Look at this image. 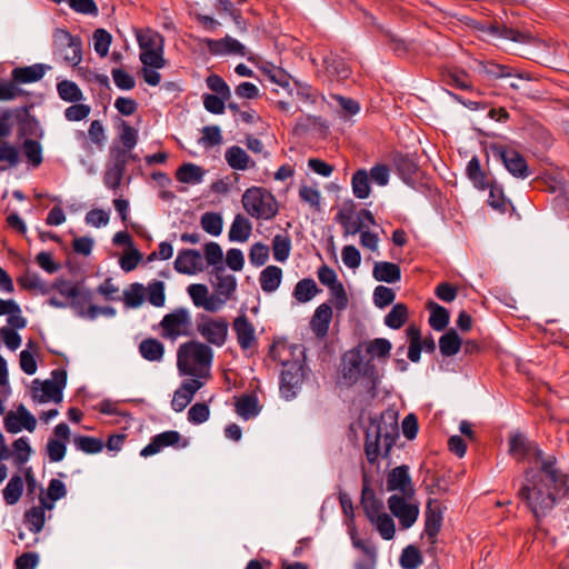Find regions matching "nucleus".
Segmentation results:
<instances>
[{
  "label": "nucleus",
  "mask_w": 569,
  "mask_h": 569,
  "mask_svg": "<svg viewBox=\"0 0 569 569\" xmlns=\"http://www.w3.org/2000/svg\"><path fill=\"white\" fill-rule=\"evenodd\" d=\"M423 562L421 551L415 545H409L402 549L399 563L402 569H418Z\"/></svg>",
  "instance_id": "48"
},
{
  "label": "nucleus",
  "mask_w": 569,
  "mask_h": 569,
  "mask_svg": "<svg viewBox=\"0 0 569 569\" xmlns=\"http://www.w3.org/2000/svg\"><path fill=\"white\" fill-rule=\"evenodd\" d=\"M300 199L308 203L313 211L319 212L321 210V194L316 188L302 184L299 189Z\"/></svg>",
  "instance_id": "58"
},
{
  "label": "nucleus",
  "mask_w": 569,
  "mask_h": 569,
  "mask_svg": "<svg viewBox=\"0 0 569 569\" xmlns=\"http://www.w3.org/2000/svg\"><path fill=\"white\" fill-rule=\"evenodd\" d=\"M207 47L211 53L214 54H236L240 57H248L250 59V52L247 50V48L240 43L238 40L226 37L221 40H211L208 39Z\"/></svg>",
  "instance_id": "25"
},
{
  "label": "nucleus",
  "mask_w": 569,
  "mask_h": 569,
  "mask_svg": "<svg viewBox=\"0 0 569 569\" xmlns=\"http://www.w3.org/2000/svg\"><path fill=\"white\" fill-rule=\"evenodd\" d=\"M387 490L399 491L400 496H406L412 499L416 495V489L409 473V466L401 465L389 471L387 476Z\"/></svg>",
  "instance_id": "14"
},
{
  "label": "nucleus",
  "mask_w": 569,
  "mask_h": 569,
  "mask_svg": "<svg viewBox=\"0 0 569 569\" xmlns=\"http://www.w3.org/2000/svg\"><path fill=\"white\" fill-rule=\"evenodd\" d=\"M127 163V153L124 150L118 151L114 162L108 167L104 173L106 186L116 189L120 186L124 167Z\"/></svg>",
  "instance_id": "31"
},
{
  "label": "nucleus",
  "mask_w": 569,
  "mask_h": 569,
  "mask_svg": "<svg viewBox=\"0 0 569 569\" xmlns=\"http://www.w3.org/2000/svg\"><path fill=\"white\" fill-rule=\"evenodd\" d=\"M408 317V307L399 302L393 305L389 313L385 317V325L391 329L398 330L407 322Z\"/></svg>",
  "instance_id": "45"
},
{
  "label": "nucleus",
  "mask_w": 569,
  "mask_h": 569,
  "mask_svg": "<svg viewBox=\"0 0 569 569\" xmlns=\"http://www.w3.org/2000/svg\"><path fill=\"white\" fill-rule=\"evenodd\" d=\"M486 34L492 38L507 39L519 43H531L532 41V36L529 32L507 27L497 20H488Z\"/></svg>",
  "instance_id": "21"
},
{
  "label": "nucleus",
  "mask_w": 569,
  "mask_h": 569,
  "mask_svg": "<svg viewBox=\"0 0 569 569\" xmlns=\"http://www.w3.org/2000/svg\"><path fill=\"white\" fill-rule=\"evenodd\" d=\"M398 417V411L391 408L369 417V426L365 428L363 450L370 465L377 463L379 457L390 458L391 450L400 438Z\"/></svg>",
  "instance_id": "2"
},
{
  "label": "nucleus",
  "mask_w": 569,
  "mask_h": 569,
  "mask_svg": "<svg viewBox=\"0 0 569 569\" xmlns=\"http://www.w3.org/2000/svg\"><path fill=\"white\" fill-rule=\"evenodd\" d=\"M372 523H376L377 530L385 540L393 539L396 533V526L391 516L382 512L378 517L373 518Z\"/></svg>",
  "instance_id": "56"
},
{
  "label": "nucleus",
  "mask_w": 569,
  "mask_h": 569,
  "mask_svg": "<svg viewBox=\"0 0 569 569\" xmlns=\"http://www.w3.org/2000/svg\"><path fill=\"white\" fill-rule=\"evenodd\" d=\"M396 299V292L388 287L378 286L373 291V302L375 305L382 309L390 306Z\"/></svg>",
  "instance_id": "62"
},
{
  "label": "nucleus",
  "mask_w": 569,
  "mask_h": 569,
  "mask_svg": "<svg viewBox=\"0 0 569 569\" xmlns=\"http://www.w3.org/2000/svg\"><path fill=\"white\" fill-rule=\"evenodd\" d=\"M187 291L193 305L198 308H203L206 311L217 312L226 305V299H221L219 296L210 295L206 284H190Z\"/></svg>",
  "instance_id": "15"
},
{
  "label": "nucleus",
  "mask_w": 569,
  "mask_h": 569,
  "mask_svg": "<svg viewBox=\"0 0 569 569\" xmlns=\"http://www.w3.org/2000/svg\"><path fill=\"white\" fill-rule=\"evenodd\" d=\"M525 482L517 492L535 519L540 521L555 507L569 512V473L565 472L553 455L536 452V465L523 471Z\"/></svg>",
  "instance_id": "1"
},
{
  "label": "nucleus",
  "mask_w": 569,
  "mask_h": 569,
  "mask_svg": "<svg viewBox=\"0 0 569 569\" xmlns=\"http://www.w3.org/2000/svg\"><path fill=\"white\" fill-rule=\"evenodd\" d=\"M0 316H8L7 323L17 329L27 327V319L22 316L20 306L12 299L0 298Z\"/></svg>",
  "instance_id": "30"
},
{
  "label": "nucleus",
  "mask_w": 569,
  "mask_h": 569,
  "mask_svg": "<svg viewBox=\"0 0 569 569\" xmlns=\"http://www.w3.org/2000/svg\"><path fill=\"white\" fill-rule=\"evenodd\" d=\"M392 164L400 179L408 186L415 187L422 174L418 163L417 153H403L393 151L391 153Z\"/></svg>",
  "instance_id": "11"
},
{
  "label": "nucleus",
  "mask_w": 569,
  "mask_h": 569,
  "mask_svg": "<svg viewBox=\"0 0 569 569\" xmlns=\"http://www.w3.org/2000/svg\"><path fill=\"white\" fill-rule=\"evenodd\" d=\"M232 329L242 350L251 349L257 345L254 326L244 313H240L234 318Z\"/></svg>",
  "instance_id": "19"
},
{
  "label": "nucleus",
  "mask_w": 569,
  "mask_h": 569,
  "mask_svg": "<svg viewBox=\"0 0 569 569\" xmlns=\"http://www.w3.org/2000/svg\"><path fill=\"white\" fill-rule=\"evenodd\" d=\"M260 407L257 397L252 395H246L240 397L236 402L237 413L248 420L256 417L259 413Z\"/></svg>",
  "instance_id": "44"
},
{
  "label": "nucleus",
  "mask_w": 569,
  "mask_h": 569,
  "mask_svg": "<svg viewBox=\"0 0 569 569\" xmlns=\"http://www.w3.org/2000/svg\"><path fill=\"white\" fill-rule=\"evenodd\" d=\"M330 289V301L335 305L339 311L345 310L348 307L349 298L342 282L333 284Z\"/></svg>",
  "instance_id": "61"
},
{
  "label": "nucleus",
  "mask_w": 569,
  "mask_h": 569,
  "mask_svg": "<svg viewBox=\"0 0 569 569\" xmlns=\"http://www.w3.org/2000/svg\"><path fill=\"white\" fill-rule=\"evenodd\" d=\"M242 206L248 214L256 219H270L278 211L274 197L266 189L251 187L242 196Z\"/></svg>",
  "instance_id": "6"
},
{
  "label": "nucleus",
  "mask_w": 569,
  "mask_h": 569,
  "mask_svg": "<svg viewBox=\"0 0 569 569\" xmlns=\"http://www.w3.org/2000/svg\"><path fill=\"white\" fill-rule=\"evenodd\" d=\"M141 51L163 49V38L152 30H144L137 33Z\"/></svg>",
  "instance_id": "50"
},
{
  "label": "nucleus",
  "mask_w": 569,
  "mask_h": 569,
  "mask_svg": "<svg viewBox=\"0 0 569 569\" xmlns=\"http://www.w3.org/2000/svg\"><path fill=\"white\" fill-rule=\"evenodd\" d=\"M380 31L386 38V44L395 52V54L398 57H403L408 53L410 46L409 42L391 32L390 30L380 28Z\"/></svg>",
  "instance_id": "55"
},
{
  "label": "nucleus",
  "mask_w": 569,
  "mask_h": 569,
  "mask_svg": "<svg viewBox=\"0 0 569 569\" xmlns=\"http://www.w3.org/2000/svg\"><path fill=\"white\" fill-rule=\"evenodd\" d=\"M427 309L430 311L429 326L436 331H443L450 321L449 310L431 300L427 303Z\"/></svg>",
  "instance_id": "35"
},
{
  "label": "nucleus",
  "mask_w": 569,
  "mask_h": 569,
  "mask_svg": "<svg viewBox=\"0 0 569 569\" xmlns=\"http://www.w3.org/2000/svg\"><path fill=\"white\" fill-rule=\"evenodd\" d=\"M361 379V387L371 399L378 396V386L381 380L378 367L371 359L363 362L362 345L342 353L338 366V383L351 388Z\"/></svg>",
  "instance_id": "3"
},
{
  "label": "nucleus",
  "mask_w": 569,
  "mask_h": 569,
  "mask_svg": "<svg viewBox=\"0 0 569 569\" xmlns=\"http://www.w3.org/2000/svg\"><path fill=\"white\" fill-rule=\"evenodd\" d=\"M66 385V373L54 370L52 378L47 380L34 379L31 383V398L36 403H47L62 401V389Z\"/></svg>",
  "instance_id": "8"
},
{
  "label": "nucleus",
  "mask_w": 569,
  "mask_h": 569,
  "mask_svg": "<svg viewBox=\"0 0 569 569\" xmlns=\"http://www.w3.org/2000/svg\"><path fill=\"white\" fill-rule=\"evenodd\" d=\"M290 359L287 358V400L297 395L295 389L303 383L309 368L306 360V348L302 345H293L289 348Z\"/></svg>",
  "instance_id": "7"
},
{
  "label": "nucleus",
  "mask_w": 569,
  "mask_h": 569,
  "mask_svg": "<svg viewBox=\"0 0 569 569\" xmlns=\"http://www.w3.org/2000/svg\"><path fill=\"white\" fill-rule=\"evenodd\" d=\"M196 328L203 340L212 346L222 347L227 341L229 323L224 318L201 315L197 319Z\"/></svg>",
  "instance_id": "10"
},
{
  "label": "nucleus",
  "mask_w": 569,
  "mask_h": 569,
  "mask_svg": "<svg viewBox=\"0 0 569 569\" xmlns=\"http://www.w3.org/2000/svg\"><path fill=\"white\" fill-rule=\"evenodd\" d=\"M177 179L182 183L198 184L202 181V169L193 163H184L177 170Z\"/></svg>",
  "instance_id": "49"
},
{
  "label": "nucleus",
  "mask_w": 569,
  "mask_h": 569,
  "mask_svg": "<svg viewBox=\"0 0 569 569\" xmlns=\"http://www.w3.org/2000/svg\"><path fill=\"white\" fill-rule=\"evenodd\" d=\"M287 91L289 94H293V91H296L299 100L303 102L313 103L317 98L316 89L306 82L292 78L289 72H287Z\"/></svg>",
  "instance_id": "34"
},
{
  "label": "nucleus",
  "mask_w": 569,
  "mask_h": 569,
  "mask_svg": "<svg viewBox=\"0 0 569 569\" xmlns=\"http://www.w3.org/2000/svg\"><path fill=\"white\" fill-rule=\"evenodd\" d=\"M200 223L202 229L211 236L217 237L222 232L223 219L220 213L206 212L202 214Z\"/></svg>",
  "instance_id": "52"
},
{
  "label": "nucleus",
  "mask_w": 569,
  "mask_h": 569,
  "mask_svg": "<svg viewBox=\"0 0 569 569\" xmlns=\"http://www.w3.org/2000/svg\"><path fill=\"white\" fill-rule=\"evenodd\" d=\"M213 351L208 345L191 340L180 345L177 351V367L181 375L194 377L193 379L208 378Z\"/></svg>",
  "instance_id": "4"
},
{
  "label": "nucleus",
  "mask_w": 569,
  "mask_h": 569,
  "mask_svg": "<svg viewBox=\"0 0 569 569\" xmlns=\"http://www.w3.org/2000/svg\"><path fill=\"white\" fill-rule=\"evenodd\" d=\"M392 345L386 338H376L367 345V352L371 356V360L377 357L379 359H388L390 357Z\"/></svg>",
  "instance_id": "54"
},
{
  "label": "nucleus",
  "mask_w": 569,
  "mask_h": 569,
  "mask_svg": "<svg viewBox=\"0 0 569 569\" xmlns=\"http://www.w3.org/2000/svg\"><path fill=\"white\" fill-rule=\"evenodd\" d=\"M363 486L361 491V507L368 520L373 522V518L378 517L383 509L382 500L378 499L375 490L370 487L367 475H363Z\"/></svg>",
  "instance_id": "23"
},
{
  "label": "nucleus",
  "mask_w": 569,
  "mask_h": 569,
  "mask_svg": "<svg viewBox=\"0 0 569 569\" xmlns=\"http://www.w3.org/2000/svg\"><path fill=\"white\" fill-rule=\"evenodd\" d=\"M323 66L327 74L331 79L341 82L348 79L351 74V69L340 56L330 53L323 58Z\"/></svg>",
  "instance_id": "29"
},
{
  "label": "nucleus",
  "mask_w": 569,
  "mask_h": 569,
  "mask_svg": "<svg viewBox=\"0 0 569 569\" xmlns=\"http://www.w3.org/2000/svg\"><path fill=\"white\" fill-rule=\"evenodd\" d=\"M372 276L379 282L395 283L401 279V269L397 263L378 261L373 266Z\"/></svg>",
  "instance_id": "32"
},
{
  "label": "nucleus",
  "mask_w": 569,
  "mask_h": 569,
  "mask_svg": "<svg viewBox=\"0 0 569 569\" xmlns=\"http://www.w3.org/2000/svg\"><path fill=\"white\" fill-rule=\"evenodd\" d=\"M181 436L178 431L169 430L161 432L152 438L140 452L142 457H150L159 453L167 447L174 446L180 440Z\"/></svg>",
  "instance_id": "27"
},
{
  "label": "nucleus",
  "mask_w": 569,
  "mask_h": 569,
  "mask_svg": "<svg viewBox=\"0 0 569 569\" xmlns=\"http://www.w3.org/2000/svg\"><path fill=\"white\" fill-rule=\"evenodd\" d=\"M54 46L62 52L63 59L77 66L82 60L81 41L79 38L72 37L68 31L58 29L53 34Z\"/></svg>",
  "instance_id": "13"
},
{
  "label": "nucleus",
  "mask_w": 569,
  "mask_h": 569,
  "mask_svg": "<svg viewBox=\"0 0 569 569\" xmlns=\"http://www.w3.org/2000/svg\"><path fill=\"white\" fill-rule=\"evenodd\" d=\"M282 271L274 266L267 267L260 274V286L264 292H272L281 283Z\"/></svg>",
  "instance_id": "46"
},
{
  "label": "nucleus",
  "mask_w": 569,
  "mask_h": 569,
  "mask_svg": "<svg viewBox=\"0 0 569 569\" xmlns=\"http://www.w3.org/2000/svg\"><path fill=\"white\" fill-rule=\"evenodd\" d=\"M141 356L148 361H161L164 355V346L157 339H144L139 345Z\"/></svg>",
  "instance_id": "42"
},
{
  "label": "nucleus",
  "mask_w": 569,
  "mask_h": 569,
  "mask_svg": "<svg viewBox=\"0 0 569 569\" xmlns=\"http://www.w3.org/2000/svg\"><path fill=\"white\" fill-rule=\"evenodd\" d=\"M23 488L24 485L22 477L19 475L12 476L2 490L6 503L9 506L16 505L22 496Z\"/></svg>",
  "instance_id": "43"
},
{
  "label": "nucleus",
  "mask_w": 569,
  "mask_h": 569,
  "mask_svg": "<svg viewBox=\"0 0 569 569\" xmlns=\"http://www.w3.org/2000/svg\"><path fill=\"white\" fill-rule=\"evenodd\" d=\"M203 387V382L199 379L184 380L174 391L171 400V407L176 412L183 411L192 401L194 395Z\"/></svg>",
  "instance_id": "20"
},
{
  "label": "nucleus",
  "mask_w": 569,
  "mask_h": 569,
  "mask_svg": "<svg viewBox=\"0 0 569 569\" xmlns=\"http://www.w3.org/2000/svg\"><path fill=\"white\" fill-rule=\"evenodd\" d=\"M4 427L11 433H18L22 429L33 432L37 427V419L23 405H20L17 410L7 413Z\"/></svg>",
  "instance_id": "16"
},
{
  "label": "nucleus",
  "mask_w": 569,
  "mask_h": 569,
  "mask_svg": "<svg viewBox=\"0 0 569 569\" xmlns=\"http://www.w3.org/2000/svg\"><path fill=\"white\" fill-rule=\"evenodd\" d=\"M479 73L486 74L490 80L500 78H516L517 80H529V74L518 73L516 70L506 64H499L493 61H478Z\"/></svg>",
  "instance_id": "22"
},
{
  "label": "nucleus",
  "mask_w": 569,
  "mask_h": 569,
  "mask_svg": "<svg viewBox=\"0 0 569 569\" xmlns=\"http://www.w3.org/2000/svg\"><path fill=\"white\" fill-rule=\"evenodd\" d=\"M503 166L516 178L526 179L531 173L525 157L517 150L510 152Z\"/></svg>",
  "instance_id": "37"
},
{
  "label": "nucleus",
  "mask_w": 569,
  "mask_h": 569,
  "mask_svg": "<svg viewBox=\"0 0 569 569\" xmlns=\"http://www.w3.org/2000/svg\"><path fill=\"white\" fill-rule=\"evenodd\" d=\"M331 319L332 308L329 303L325 302L316 309L310 320V328L317 338L322 339L328 335Z\"/></svg>",
  "instance_id": "26"
},
{
  "label": "nucleus",
  "mask_w": 569,
  "mask_h": 569,
  "mask_svg": "<svg viewBox=\"0 0 569 569\" xmlns=\"http://www.w3.org/2000/svg\"><path fill=\"white\" fill-rule=\"evenodd\" d=\"M111 40V34L104 29L96 30L93 33V47L96 52L101 57H106L109 52Z\"/></svg>",
  "instance_id": "59"
},
{
  "label": "nucleus",
  "mask_w": 569,
  "mask_h": 569,
  "mask_svg": "<svg viewBox=\"0 0 569 569\" xmlns=\"http://www.w3.org/2000/svg\"><path fill=\"white\" fill-rule=\"evenodd\" d=\"M44 76L42 64H33L24 68H16L12 71V78L20 83H29L40 80Z\"/></svg>",
  "instance_id": "47"
},
{
  "label": "nucleus",
  "mask_w": 569,
  "mask_h": 569,
  "mask_svg": "<svg viewBox=\"0 0 569 569\" xmlns=\"http://www.w3.org/2000/svg\"><path fill=\"white\" fill-rule=\"evenodd\" d=\"M210 417V409L203 402H197L188 411V420L193 425L206 422Z\"/></svg>",
  "instance_id": "64"
},
{
  "label": "nucleus",
  "mask_w": 569,
  "mask_h": 569,
  "mask_svg": "<svg viewBox=\"0 0 569 569\" xmlns=\"http://www.w3.org/2000/svg\"><path fill=\"white\" fill-rule=\"evenodd\" d=\"M319 292H321V289L318 288L316 281L311 278H305L296 284L292 296L297 301L305 303Z\"/></svg>",
  "instance_id": "41"
},
{
  "label": "nucleus",
  "mask_w": 569,
  "mask_h": 569,
  "mask_svg": "<svg viewBox=\"0 0 569 569\" xmlns=\"http://www.w3.org/2000/svg\"><path fill=\"white\" fill-rule=\"evenodd\" d=\"M442 508L437 499L429 498L426 506V520H425V533L428 537L430 545L437 542V536L441 530L442 526Z\"/></svg>",
  "instance_id": "17"
},
{
  "label": "nucleus",
  "mask_w": 569,
  "mask_h": 569,
  "mask_svg": "<svg viewBox=\"0 0 569 569\" xmlns=\"http://www.w3.org/2000/svg\"><path fill=\"white\" fill-rule=\"evenodd\" d=\"M252 232V223L242 214H237L229 229V240L233 242H246Z\"/></svg>",
  "instance_id": "33"
},
{
  "label": "nucleus",
  "mask_w": 569,
  "mask_h": 569,
  "mask_svg": "<svg viewBox=\"0 0 569 569\" xmlns=\"http://www.w3.org/2000/svg\"><path fill=\"white\" fill-rule=\"evenodd\" d=\"M53 509V503L49 502L43 496H40V505L34 506L24 513V521L30 531L39 532L46 521L44 511Z\"/></svg>",
  "instance_id": "28"
},
{
  "label": "nucleus",
  "mask_w": 569,
  "mask_h": 569,
  "mask_svg": "<svg viewBox=\"0 0 569 569\" xmlns=\"http://www.w3.org/2000/svg\"><path fill=\"white\" fill-rule=\"evenodd\" d=\"M213 286L218 295L223 296L222 299H226L227 301L229 297L232 295V292L236 290L237 281L233 276L226 273L224 269L222 267H219L217 268Z\"/></svg>",
  "instance_id": "38"
},
{
  "label": "nucleus",
  "mask_w": 569,
  "mask_h": 569,
  "mask_svg": "<svg viewBox=\"0 0 569 569\" xmlns=\"http://www.w3.org/2000/svg\"><path fill=\"white\" fill-rule=\"evenodd\" d=\"M162 53L163 49L141 51L140 60L147 68L160 69L166 64Z\"/></svg>",
  "instance_id": "60"
},
{
  "label": "nucleus",
  "mask_w": 569,
  "mask_h": 569,
  "mask_svg": "<svg viewBox=\"0 0 569 569\" xmlns=\"http://www.w3.org/2000/svg\"><path fill=\"white\" fill-rule=\"evenodd\" d=\"M159 326L164 339L177 340L179 337L189 336L192 326L191 313L184 307L176 308L162 318Z\"/></svg>",
  "instance_id": "9"
},
{
  "label": "nucleus",
  "mask_w": 569,
  "mask_h": 569,
  "mask_svg": "<svg viewBox=\"0 0 569 569\" xmlns=\"http://www.w3.org/2000/svg\"><path fill=\"white\" fill-rule=\"evenodd\" d=\"M57 90L59 97L67 102H80L83 99L81 89L73 81L63 80L59 82Z\"/></svg>",
  "instance_id": "51"
},
{
  "label": "nucleus",
  "mask_w": 569,
  "mask_h": 569,
  "mask_svg": "<svg viewBox=\"0 0 569 569\" xmlns=\"http://www.w3.org/2000/svg\"><path fill=\"white\" fill-rule=\"evenodd\" d=\"M226 160L228 164L236 170H246L249 167H253L254 162L250 160L247 152L237 146L229 148L226 151Z\"/></svg>",
  "instance_id": "40"
},
{
  "label": "nucleus",
  "mask_w": 569,
  "mask_h": 569,
  "mask_svg": "<svg viewBox=\"0 0 569 569\" xmlns=\"http://www.w3.org/2000/svg\"><path fill=\"white\" fill-rule=\"evenodd\" d=\"M174 269L180 273L194 274L202 271L203 261L199 251L184 249L178 253L174 261Z\"/></svg>",
  "instance_id": "24"
},
{
  "label": "nucleus",
  "mask_w": 569,
  "mask_h": 569,
  "mask_svg": "<svg viewBox=\"0 0 569 569\" xmlns=\"http://www.w3.org/2000/svg\"><path fill=\"white\" fill-rule=\"evenodd\" d=\"M463 341L453 328L448 329L439 339L440 353L443 357L456 356L462 346Z\"/></svg>",
  "instance_id": "36"
},
{
  "label": "nucleus",
  "mask_w": 569,
  "mask_h": 569,
  "mask_svg": "<svg viewBox=\"0 0 569 569\" xmlns=\"http://www.w3.org/2000/svg\"><path fill=\"white\" fill-rule=\"evenodd\" d=\"M509 453L522 461L528 457L532 458V465H536V452L541 450L536 442L526 438L521 432H515L509 437Z\"/></svg>",
  "instance_id": "18"
},
{
  "label": "nucleus",
  "mask_w": 569,
  "mask_h": 569,
  "mask_svg": "<svg viewBox=\"0 0 569 569\" xmlns=\"http://www.w3.org/2000/svg\"><path fill=\"white\" fill-rule=\"evenodd\" d=\"M146 299V288L141 283H132L123 292V301L129 308L140 307Z\"/></svg>",
  "instance_id": "53"
},
{
  "label": "nucleus",
  "mask_w": 569,
  "mask_h": 569,
  "mask_svg": "<svg viewBox=\"0 0 569 569\" xmlns=\"http://www.w3.org/2000/svg\"><path fill=\"white\" fill-rule=\"evenodd\" d=\"M466 174L476 189L482 191L489 189L488 204L492 209L505 213L507 206H510L512 211L516 210L511 201L506 198L502 186L491 178L489 172L482 170L477 156L469 160Z\"/></svg>",
  "instance_id": "5"
},
{
  "label": "nucleus",
  "mask_w": 569,
  "mask_h": 569,
  "mask_svg": "<svg viewBox=\"0 0 569 569\" xmlns=\"http://www.w3.org/2000/svg\"><path fill=\"white\" fill-rule=\"evenodd\" d=\"M146 288V298L154 307H162L166 301L164 283L152 281Z\"/></svg>",
  "instance_id": "57"
},
{
  "label": "nucleus",
  "mask_w": 569,
  "mask_h": 569,
  "mask_svg": "<svg viewBox=\"0 0 569 569\" xmlns=\"http://www.w3.org/2000/svg\"><path fill=\"white\" fill-rule=\"evenodd\" d=\"M23 152L27 159L38 167L42 162V148L41 144L32 139H27L23 142Z\"/></svg>",
  "instance_id": "63"
},
{
  "label": "nucleus",
  "mask_w": 569,
  "mask_h": 569,
  "mask_svg": "<svg viewBox=\"0 0 569 569\" xmlns=\"http://www.w3.org/2000/svg\"><path fill=\"white\" fill-rule=\"evenodd\" d=\"M406 496L392 495L388 499V508L392 516L399 519L402 529H409L415 525L419 516V507L410 503Z\"/></svg>",
  "instance_id": "12"
},
{
  "label": "nucleus",
  "mask_w": 569,
  "mask_h": 569,
  "mask_svg": "<svg viewBox=\"0 0 569 569\" xmlns=\"http://www.w3.org/2000/svg\"><path fill=\"white\" fill-rule=\"evenodd\" d=\"M352 192L358 199H366L370 196V178L366 169H358L351 178Z\"/></svg>",
  "instance_id": "39"
}]
</instances>
